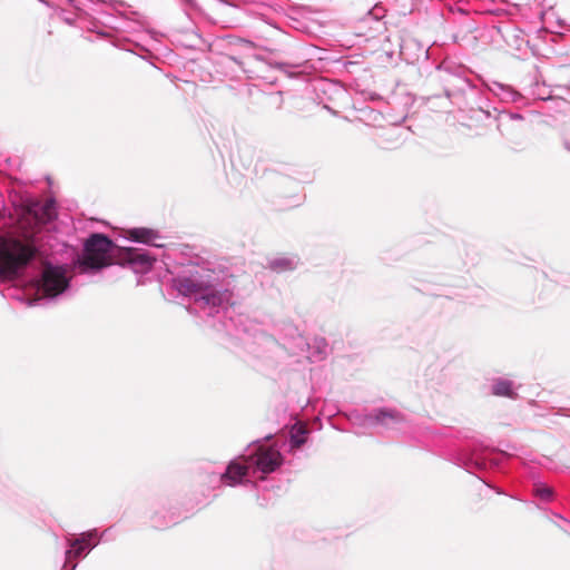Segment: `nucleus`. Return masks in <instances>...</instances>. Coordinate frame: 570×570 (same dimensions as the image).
<instances>
[{
	"mask_svg": "<svg viewBox=\"0 0 570 570\" xmlns=\"http://www.w3.org/2000/svg\"><path fill=\"white\" fill-rule=\"evenodd\" d=\"M37 253L33 242L0 238V276L12 277L23 269Z\"/></svg>",
	"mask_w": 570,
	"mask_h": 570,
	"instance_id": "f257e3e1",
	"label": "nucleus"
},
{
	"mask_svg": "<svg viewBox=\"0 0 570 570\" xmlns=\"http://www.w3.org/2000/svg\"><path fill=\"white\" fill-rule=\"evenodd\" d=\"M115 244L102 234H92L85 243L80 265L90 269H101L114 264Z\"/></svg>",
	"mask_w": 570,
	"mask_h": 570,
	"instance_id": "f03ea898",
	"label": "nucleus"
},
{
	"mask_svg": "<svg viewBox=\"0 0 570 570\" xmlns=\"http://www.w3.org/2000/svg\"><path fill=\"white\" fill-rule=\"evenodd\" d=\"M68 286V279L60 267L45 266L42 271L40 291L45 296L55 297Z\"/></svg>",
	"mask_w": 570,
	"mask_h": 570,
	"instance_id": "7ed1b4c3",
	"label": "nucleus"
},
{
	"mask_svg": "<svg viewBox=\"0 0 570 570\" xmlns=\"http://www.w3.org/2000/svg\"><path fill=\"white\" fill-rule=\"evenodd\" d=\"M264 473L275 471L282 464V455L272 448H259L255 456L248 458Z\"/></svg>",
	"mask_w": 570,
	"mask_h": 570,
	"instance_id": "20e7f679",
	"label": "nucleus"
},
{
	"mask_svg": "<svg viewBox=\"0 0 570 570\" xmlns=\"http://www.w3.org/2000/svg\"><path fill=\"white\" fill-rule=\"evenodd\" d=\"M28 216L35 220L37 226L45 225L56 217L55 203L47 200L45 203L35 204L29 208Z\"/></svg>",
	"mask_w": 570,
	"mask_h": 570,
	"instance_id": "39448f33",
	"label": "nucleus"
},
{
	"mask_svg": "<svg viewBox=\"0 0 570 570\" xmlns=\"http://www.w3.org/2000/svg\"><path fill=\"white\" fill-rule=\"evenodd\" d=\"M247 465L239 462H232L223 474L222 480L228 485H235L242 482L243 478L247 475Z\"/></svg>",
	"mask_w": 570,
	"mask_h": 570,
	"instance_id": "423d86ee",
	"label": "nucleus"
},
{
	"mask_svg": "<svg viewBox=\"0 0 570 570\" xmlns=\"http://www.w3.org/2000/svg\"><path fill=\"white\" fill-rule=\"evenodd\" d=\"M174 283L177 291L186 296L200 293L205 289L203 283L191 277H178Z\"/></svg>",
	"mask_w": 570,
	"mask_h": 570,
	"instance_id": "0eeeda50",
	"label": "nucleus"
},
{
	"mask_svg": "<svg viewBox=\"0 0 570 570\" xmlns=\"http://www.w3.org/2000/svg\"><path fill=\"white\" fill-rule=\"evenodd\" d=\"M157 237V233L150 228L140 227L128 230V238L139 243L154 244Z\"/></svg>",
	"mask_w": 570,
	"mask_h": 570,
	"instance_id": "6e6552de",
	"label": "nucleus"
},
{
	"mask_svg": "<svg viewBox=\"0 0 570 570\" xmlns=\"http://www.w3.org/2000/svg\"><path fill=\"white\" fill-rule=\"evenodd\" d=\"M492 394L495 396H504L515 399L517 393L513 391V384L505 379H497L492 383Z\"/></svg>",
	"mask_w": 570,
	"mask_h": 570,
	"instance_id": "1a4fd4ad",
	"label": "nucleus"
},
{
	"mask_svg": "<svg viewBox=\"0 0 570 570\" xmlns=\"http://www.w3.org/2000/svg\"><path fill=\"white\" fill-rule=\"evenodd\" d=\"M126 258L130 263L141 264V265H145V266H150L153 264V262L155 261L147 253H140V252H138L137 249H134V248H127L126 249Z\"/></svg>",
	"mask_w": 570,
	"mask_h": 570,
	"instance_id": "9d476101",
	"label": "nucleus"
},
{
	"mask_svg": "<svg viewBox=\"0 0 570 570\" xmlns=\"http://www.w3.org/2000/svg\"><path fill=\"white\" fill-rule=\"evenodd\" d=\"M306 428L303 424H295L291 430V442L294 448H301L306 442Z\"/></svg>",
	"mask_w": 570,
	"mask_h": 570,
	"instance_id": "9b49d317",
	"label": "nucleus"
},
{
	"mask_svg": "<svg viewBox=\"0 0 570 570\" xmlns=\"http://www.w3.org/2000/svg\"><path fill=\"white\" fill-rule=\"evenodd\" d=\"M73 549L68 551V558L73 554L75 557H79L85 550V541L76 540L72 544Z\"/></svg>",
	"mask_w": 570,
	"mask_h": 570,
	"instance_id": "f8f14e48",
	"label": "nucleus"
},
{
	"mask_svg": "<svg viewBox=\"0 0 570 570\" xmlns=\"http://www.w3.org/2000/svg\"><path fill=\"white\" fill-rule=\"evenodd\" d=\"M537 493L546 500H549L552 495V490L550 488H538Z\"/></svg>",
	"mask_w": 570,
	"mask_h": 570,
	"instance_id": "ddd939ff",
	"label": "nucleus"
},
{
	"mask_svg": "<svg viewBox=\"0 0 570 570\" xmlns=\"http://www.w3.org/2000/svg\"><path fill=\"white\" fill-rule=\"evenodd\" d=\"M380 415H385V412H380ZM379 419H381V416H379Z\"/></svg>",
	"mask_w": 570,
	"mask_h": 570,
	"instance_id": "4468645a",
	"label": "nucleus"
}]
</instances>
